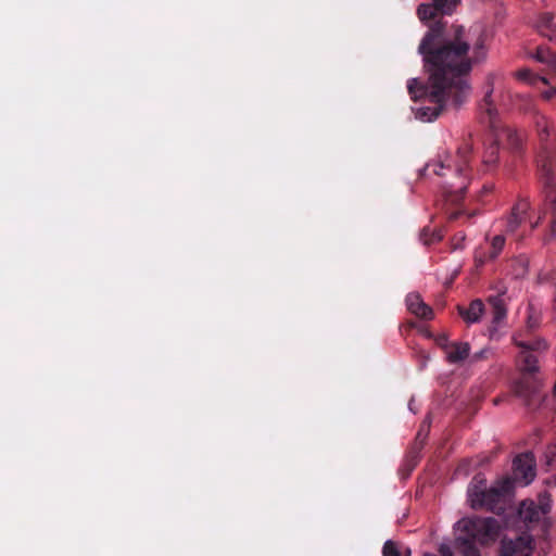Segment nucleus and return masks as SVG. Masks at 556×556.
Returning a JSON list of instances; mask_svg holds the SVG:
<instances>
[{
	"mask_svg": "<svg viewBox=\"0 0 556 556\" xmlns=\"http://www.w3.org/2000/svg\"><path fill=\"white\" fill-rule=\"evenodd\" d=\"M469 48L463 26L447 28L441 21L430 26L418 48L429 73V84L416 78L407 84L410 98L425 103L417 109L420 119L431 122L447 105L458 108L467 100L470 93L467 78L472 67Z\"/></svg>",
	"mask_w": 556,
	"mask_h": 556,
	"instance_id": "f257e3e1",
	"label": "nucleus"
},
{
	"mask_svg": "<svg viewBox=\"0 0 556 556\" xmlns=\"http://www.w3.org/2000/svg\"><path fill=\"white\" fill-rule=\"evenodd\" d=\"M472 154V144L467 140L457 149V165L452 169L450 164L443 161L429 162L422 169L424 176L435 175L445 178L447 172L452 173V180H445L442 189L446 202L458 205L469 185V163Z\"/></svg>",
	"mask_w": 556,
	"mask_h": 556,
	"instance_id": "f03ea898",
	"label": "nucleus"
},
{
	"mask_svg": "<svg viewBox=\"0 0 556 556\" xmlns=\"http://www.w3.org/2000/svg\"><path fill=\"white\" fill-rule=\"evenodd\" d=\"M556 166V153L543 146L538 156V170L540 180L543 185V204L539 211L535 222L531 223L530 229L533 230L548 217L547 232L544 241L548 242L556 237V185L554 182V168Z\"/></svg>",
	"mask_w": 556,
	"mask_h": 556,
	"instance_id": "7ed1b4c3",
	"label": "nucleus"
},
{
	"mask_svg": "<svg viewBox=\"0 0 556 556\" xmlns=\"http://www.w3.org/2000/svg\"><path fill=\"white\" fill-rule=\"evenodd\" d=\"M462 534L456 538V547L463 556H481L476 542L488 544L497 539L500 522L493 517L465 518L458 522Z\"/></svg>",
	"mask_w": 556,
	"mask_h": 556,
	"instance_id": "20e7f679",
	"label": "nucleus"
},
{
	"mask_svg": "<svg viewBox=\"0 0 556 556\" xmlns=\"http://www.w3.org/2000/svg\"><path fill=\"white\" fill-rule=\"evenodd\" d=\"M513 483L504 478L490 489L481 473L476 475L468 488V496L475 509H486L496 514L504 510V497L510 492Z\"/></svg>",
	"mask_w": 556,
	"mask_h": 556,
	"instance_id": "39448f33",
	"label": "nucleus"
},
{
	"mask_svg": "<svg viewBox=\"0 0 556 556\" xmlns=\"http://www.w3.org/2000/svg\"><path fill=\"white\" fill-rule=\"evenodd\" d=\"M535 27L540 35L548 38L549 46H539L534 58L545 64L551 73H556V23L554 15L545 12L539 15Z\"/></svg>",
	"mask_w": 556,
	"mask_h": 556,
	"instance_id": "423d86ee",
	"label": "nucleus"
},
{
	"mask_svg": "<svg viewBox=\"0 0 556 556\" xmlns=\"http://www.w3.org/2000/svg\"><path fill=\"white\" fill-rule=\"evenodd\" d=\"M515 344L521 350L520 362L522 371L532 374L538 370V358L533 352H539L547 349L544 339L535 338L530 340H522L515 336L513 338Z\"/></svg>",
	"mask_w": 556,
	"mask_h": 556,
	"instance_id": "0eeeda50",
	"label": "nucleus"
},
{
	"mask_svg": "<svg viewBox=\"0 0 556 556\" xmlns=\"http://www.w3.org/2000/svg\"><path fill=\"white\" fill-rule=\"evenodd\" d=\"M531 203L527 198H520L515 205L511 207L510 214L508 215L505 223V231L507 233H517L520 227L529 217Z\"/></svg>",
	"mask_w": 556,
	"mask_h": 556,
	"instance_id": "6e6552de",
	"label": "nucleus"
},
{
	"mask_svg": "<svg viewBox=\"0 0 556 556\" xmlns=\"http://www.w3.org/2000/svg\"><path fill=\"white\" fill-rule=\"evenodd\" d=\"M513 469L516 480H522L527 485L535 476V464L531 453L527 452L515 457Z\"/></svg>",
	"mask_w": 556,
	"mask_h": 556,
	"instance_id": "1a4fd4ad",
	"label": "nucleus"
},
{
	"mask_svg": "<svg viewBox=\"0 0 556 556\" xmlns=\"http://www.w3.org/2000/svg\"><path fill=\"white\" fill-rule=\"evenodd\" d=\"M531 543L532 540L528 535L518 536L516 540L504 539L501 542L500 556H530Z\"/></svg>",
	"mask_w": 556,
	"mask_h": 556,
	"instance_id": "9d476101",
	"label": "nucleus"
},
{
	"mask_svg": "<svg viewBox=\"0 0 556 556\" xmlns=\"http://www.w3.org/2000/svg\"><path fill=\"white\" fill-rule=\"evenodd\" d=\"M494 79H495L494 74L488 75L486 83H485L486 91H485L483 100L480 104V110H481V112L485 113L486 122L490 124L491 127H494L495 118L497 115L496 108L493 104V100H492V93L494 90Z\"/></svg>",
	"mask_w": 556,
	"mask_h": 556,
	"instance_id": "9b49d317",
	"label": "nucleus"
},
{
	"mask_svg": "<svg viewBox=\"0 0 556 556\" xmlns=\"http://www.w3.org/2000/svg\"><path fill=\"white\" fill-rule=\"evenodd\" d=\"M548 511L549 507L546 505H536L533 501H523L520 504L518 514L525 523H534Z\"/></svg>",
	"mask_w": 556,
	"mask_h": 556,
	"instance_id": "f8f14e48",
	"label": "nucleus"
},
{
	"mask_svg": "<svg viewBox=\"0 0 556 556\" xmlns=\"http://www.w3.org/2000/svg\"><path fill=\"white\" fill-rule=\"evenodd\" d=\"M407 309L415 316L422 319H432L433 311L426 304L418 293H409L406 296Z\"/></svg>",
	"mask_w": 556,
	"mask_h": 556,
	"instance_id": "ddd939ff",
	"label": "nucleus"
},
{
	"mask_svg": "<svg viewBox=\"0 0 556 556\" xmlns=\"http://www.w3.org/2000/svg\"><path fill=\"white\" fill-rule=\"evenodd\" d=\"M503 292H498L496 295H490L488 299L489 304L492 307V323L498 326L507 315L506 305L503 299Z\"/></svg>",
	"mask_w": 556,
	"mask_h": 556,
	"instance_id": "4468645a",
	"label": "nucleus"
},
{
	"mask_svg": "<svg viewBox=\"0 0 556 556\" xmlns=\"http://www.w3.org/2000/svg\"><path fill=\"white\" fill-rule=\"evenodd\" d=\"M446 353V359L451 364L464 362L470 353V345L467 342H452Z\"/></svg>",
	"mask_w": 556,
	"mask_h": 556,
	"instance_id": "2eb2a0df",
	"label": "nucleus"
},
{
	"mask_svg": "<svg viewBox=\"0 0 556 556\" xmlns=\"http://www.w3.org/2000/svg\"><path fill=\"white\" fill-rule=\"evenodd\" d=\"M458 311L459 315L464 318L465 321L470 324L478 323L484 312V304L481 300L476 299L470 302L467 308L459 306Z\"/></svg>",
	"mask_w": 556,
	"mask_h": 556,
	"instance_id": "dca6fc26",
	"label": "nucleus"
},
{
	"mask_svg": "<svg viewBox=\"0 0 556 556\" xmlns=\"http://www.w3.org/2000/svg\"><path fill=\"white\" fill-rule=\"evenodd\" d=\"M498 151L500 148L495 141L486 147L482 157V164L485 172L490 170L495 165L498 157Z\"/></svg>",
	"mask_w": 556,
	"mask_h": 556,
	"instance_id": "f3484780",
	"label": "nucleus"
},
{
	"mask_svg": "<svg viewBox=\"0 0 556 556\" xmlns=\"http://www.w3.org/2000/svg\"><path fill=\"white\" fill-rule=\"evenodd\" d=\"M535 392L534 386L528 380H519L514 384V393L521 399L529 400Z\"/></svg>",
	"mask_w": 556,
	"mask_h": 556,
	"instance_id": "a211bd4d",
	"label": "nucleus"
},
{
	"mask_svg": "<svg viewBox=\"0 0 556 556\" xmlns=\"http://www.w3.org/2000/svg\"><path fill=\"white\" fill-rule=\"evenodd\" d=\"M443 238V233L438 229H430L429 227H425L420 232V240L425 245H430L432 243L441 241Z\"/></svg>",
	"mask_w": 556,
	"mask_h": 556,
	"instance_id": "6ab92c4d",
	"label": "nucleus"
},
{
	"mask_svg": "<svg viewBox=\"0 0 556 556\" xmlns=\"http://www.w3.org/2000/svg\"><path fill=\"white\" fill-rule=\"evenodd\" d=\"M479 33L477 40L473 43V61L479 62L485 55L484 52V42H485V34L479 28L476 29Z\"/></svg>",
	"mask_w": 556,
	"mask_h": 556,
	"instance_id": "aec40b11",
	"label": "nucleus"
},
{
	"mask_svg": "<svg viewBox=\"0 0 556 556\" xmlns=\"http://www.w3.org/2000/svg\"><path fill=\"white\" fill-rule=\"evenodd\" d=\"M417 15L421 21L434 20L438 15L434 2L432 4H420L417 9Z\"/></svg>",
	"mask_w": 556,
	"mask_h": 556,
	"instance_id": "412c9836",
	"label": "nucleus"
},
{
	"mask_svg": "<svg viewBox=\"0 0 556 556\" xmlns=\"http://www.w3.org/2000/svg\"><path fill=\"white\" fill-rule=\"evenodd\" d=\"M505 245V237L502 235H496L493 237L489 251V258L494 260L498 256Z\"/></svg>",
	"mask_w": 556,
	"mask_h": 556,
	"instance_id": "4be33fe9",
	"label": "nucleus"
},
{
	"mask_svg": "<svg viewBox=\"0 0 556 556\" xmlns=\"http://www.w3.org/2000/svg\"><path fill=\"white\" fill-rule=\"evenodd\" d=\"M438 14H451L459 0H433Z\"/></svg>",
	"mask_w": 556,
	"mask_h": 556,
	"instance_id": "5701e85b",
	"label": "nucleus"
},
{
	"mask_svg": "<svg viewBox=\"0 0 556 556\" xmlns=\"http://www.w3.org/2000/svg\"><path fill=\"white\" fill-rule=\"evenodd\" d=\"M421 450H422V443H420L419 445H417V443H414V445L410 447V450L407 454V458H406V463H407V466L409 467V471H412L417 466V464L419 462Z\"/></svg>",
	"mask_w": 556,
	"mask_h": 556,
	"instance_id": "b1692460",
	"label": "nucleus"
},
{
	"mask_svg": "<svg viewBox=\"0 0 556 556\" xmlns=\"http://www.w3.org/2000/svg\"><path fill=\"white\" fill-rule=\"evenodd\" d=\"M538 135L540 138V141L544 144V142L549 137V128L547 119L544 116H539L535 122Z\"/></svg>",
	"mask_w": 556,
	"mask_h": 556,
	"instance_id": "393cba45",
	"label": "nucleus"
},
{
	"mask_svg": "<svg viewBox=\"0 0 556 556\" xmlns=\"http://www.w3.org/2000/svg\"><path fill=\"white\" fill-rule=\"evenodd\" d=\"M510 266L514 268L513 275L515 278L523 277L528 271L527 261L523 258H515L510 262Z\"/></svg>",
	"mask_w": 556,
	"mask_h": 556,
	"instance_id": "a878e982",
	"label": "nucleus"
},
{
	"mask_svg": "<svg viewBox=\"0 0 556 556\" xmlns=\"http://www.w3.org/2000/svg\"><path fill=\"white\" fill-rule=\"evenodd\" d=\"M383 556H402L397 545L393 541H387L382 548Z\"/></svg>",
	"mask_w": 556,
	"mask_h": 556,
	"instance_id": "bb28decb",
	"label": "nucleus"
},
{
	"mask_svg": "<svg viewBox=\"0 0 556 556\" xmlns=\"http://www.w3.org/2000/svg\"><path fill=\"white\" fill-rule=\"evenodd\" d=\"M435 342L443 350V351H448V349L451 348V343L448 341V338L446 334H440L435 338Z\"/></svg>",
	"mask_w": 556,
	"mask_h": 556,
	"instance_id": "cd10ccee",
	"label": "nucleus"
},
{
	"mask_svg": "<svg viewBox=\"0 0 556 556\" xmlns=\"http://www.w3.org/2000/svg\"><path fill=\"white\" fill-rule=\"evenodd\" d=\"M531 76V72L529 70H520L517 72V77L521 80H528Z\"/></svg>",
	"mask_w": 556,
	"mask_h": 556,
	"instance_id": "c85d7f7f",
	"label": "nucleus"
},
{
	"mask_svg": "<svg viewBox=\"0 0 556 556\" xmlns=\"http://www.w3.org/2000/svg\"><path fill=\"white\" fill-rule=\"evenodd\" d=\"M542 96L546 99V100H551V99H554L556 98V87L555 88H551L546 91H544L542 93Z\"/></svg>",
	"mask_w": 556,
	"mask_h": 556,
	"instance_id": "c756f323",
	"label": "nucleus"
},
{
	"mask_svg": "<svg viewBox=\"0 0 556 556\" xmlns=\"http://www.w3.org/2000/svg\"><path fill=\"white\" fill-rule=\"evenodd\" d=\"M426 437L427 434L422 435L421 431H419L416 435V440H415V443H417V445H419L420 443H422V445L425 444V440H426Z\"/></svg>",
	"mask_w": 556,
	"mask_h": 556,
	"instance_id": "7c9ffc66",
	"label": "nucleus"
},
{
	"mask_svg": "<svg viewBox=\"0 0 556 556\" xmlns=\"http://www.w3.org/2000/svg\"><path fill=\"white\" fill-rule=\"evenodd\" d=\"M460 214H462V211L451 212L448 218L452 219V220H455V219H457L460 216Z\"/></svg>",
	"mask_w": 556,
	"mask_h": 556,
	"instance_id": "2f4dec72",
	"label": "nucleus"
},
{
	"mask_svg": "<svg viewBox=\"0 0 556 556\" xmlns=\"http://www.w3.org/2000/svg\"><path fill=\"white\" fill-rule=\"evenodd\" d=\"M483 354H484V351H481L480 353L475 354L473 358L475 359H480V358L483 357Z\"/></svg>",
	"mask_w": 556,
	"mask_h": 556,
	"instance_id": "473e14b6",
	"label": "nucleus"
},
{
	"mask_svg": "<svg viewBox=\"0 0 556 556\" xmlns=\"http://www.w3.org/2000/svg\"><path fill=\"white\" fill-rule=\"evenodd\" d=\"M421 357L425 359V362L428 361V358H429L425 352H421Z\"/></svg>",
	"mask_w": 556,
	"mask_h": 556,
	"instance_id": "72a5a7b5",
	"label": "nucleus"
},
{
	"mask_svg": "<svg viewBox=\"0 0 556 556\" xmlns=\"http://www.w3.org/2000/svg\"><path fill=\"white\" fill-rule=\"evenodd\" d=\"M483 190H484L485 192H490V191L492 190V187H486V186H484V187H483Z\"/></svg>",
	"mask_w": 556,
	"mask_h": 556,
	"instance_id": "f704fd0d",
	"label": "nucleus"
},
{
	"mask_svg": "<svg viewBox=\"0 0 556 556\" xmlns=\"http://www.w3.org/2000/svg\"><path fill=\"white\" fill-rule=\"evenodd\" d=\"M443 556H452V553L450 551H446V553H444Z\"/></svg>",
	"mask_w": 556,
	"mask_h": 556,
	"instance_id": "c9c22d12",
	"label": "nucleus"
},
{
	"mask_svg": "<svg viewBox=\"0 0 556 556\" xmlns=\"http://www.w3.org/2000/svg\"><path fill=\"white\" fill-rule=\"evenodd\" d=\"M410 555V549H407L406 551V556H409Z\"/></svg>",
	"mask_w": 556,
	"mask_h": 556,
	"instance_id": "e433bc0d",
	"label": "nucleus"
}]
</instances>
